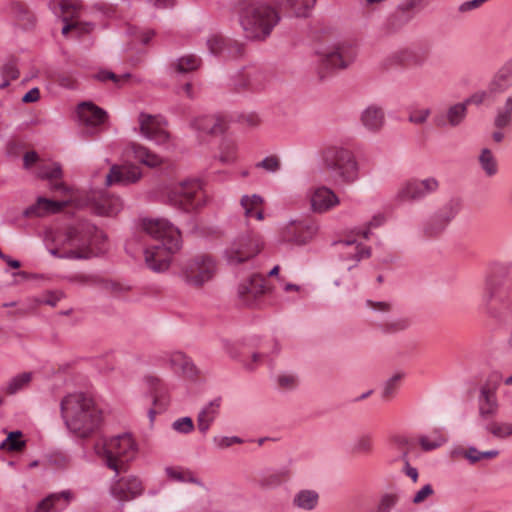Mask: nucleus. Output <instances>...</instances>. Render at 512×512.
I'll use <instances>...</instances> for the list:
<instances>
[{
	"instance_id": "58836bf2",
	"label": "nucleus",
	"mask_w": 512,
	"mask_h": 512,
	"mask_svg": "<svg viewBox=\"0 0 512 512\" xmlns=\"http://www.w3.org/2000/svg\"><path fill=\"white\" fill-rule=\"evenodd\" d=\"M319 502V495L315 490L304 489L295 494L293 504L302 510H313Z\"/></svg>"
},
{
	"instance_id": "aec40b11",
	"label": "nucleus",
	"mask_w": 512,
	"mask_h": 512,
	"mask_svg": "<svg viewBox=\"0 0 512 512\" xmlns=\"http://www.w3.org/2000/svg\"><path fill=\"white\" fill-rule=\"evenodd\" d=\"M110 493L118 501H129L143 493V486L135 476L122 477L112 482Z\"/></svg>"
},
{
	"instance_id": "0e129e2a",
	"label": "nucleus",
	"mask_w": 512,
	"mask_h": 512,
	"mask_svg": "<svg viewBox=\"0 0 512 512\" xmlns=\"http://www.w3.org/2000/svg\"><path fill=\"white\" fill-rule=\"evenodd\" d=\"M2 75L4 81L0 83V88H5L9 85L10 80L18 78L19 72L14 63H8L3 67Z\"/></svg>"
},
{
	"instance_id": "72a5a7b5",
	"label": "nucleus",
	"mask_w": 512,
	"mask_h": 512,
	"mask_svg": "<svg viewBox=\"0 0 512 512\" xmlns=\"http://www.w3.org/2000/svg\"><path fill=\"white\" fill-rule=\"evenodd\" d=\"M201 65V59L195 54H187L174 59L170 63V70L176 74H186L197 70Z\"/></svg>"
},
{
	"instance_id": "69168bd1",
	"label": "nucleus",
	"mask_w": 512,
	"mask_h": 512,
	"mask_svg": "<svg viewBox=\"0 0 512 512\" xmlns=\"http://www.w3.org/2000/svg\"><path fill=\"white\" fill-rule=\"evenodd\" d=\"M366 306L375 313L386 314L393 310V305L387 301L367 300Z\"/></svg>"
},
{
	"instance_id": "b1692460",
	"label": "nucleus",
	"mask_w": 512,
	"mask_h": 512,
	"mask_svg": "<svg viewBox=\"0 0 512 512\" xmlns=\"http://www.w3.org/2000/svg\"><path fill=\"white\" fill-rule=\"evenodd\" d=\"M497 386L486 383L479 389L478 410L479 415L484 418H490L497 414L499 403L497 399Z\"/></svg>"
},
{
	"instance_id": "de8ad7c7",
	"label": "nucleus",
	"mask_w": 512,
	"mask_h": 512,
	"mask_svg": "<svg viewBox=\"0 0 512 512\" xmlns=\"http://www.w3.org/2000/svg\"><path fill=\"white\" fill-rule=\"evenodd\" d=\"M374 436L372 433L358 435L352 443V451L357 454H369L373 451Z\"/></svg>"
},
{
	"instance_id": "13d9d810",
	"label": "nucleus",
	"mask_w": 512,
	"mask_h": 512,
	"mask_svg": "<svg viewBox=\"0 0 512 512\" xmlns=\"http://www.w3.org/2000/svg\"><path fill=\"white\" fill-rule=\"evenodd\" d=\"M172 429L177 433L186 435L194 430V422L191 417H181L172 423Z\"/></svg>"
},
{
	"instance_id": "1a4fd4ad",
	"label": "nucleus",
	"mask_w": 512,
	"mask_h": 512,
	"mask_svg": "<svg viewBox=\"0 0 512 512\" xmlns=\"http://www.w3.org/2000/svg\"><path fill=\"white\" fill-rule=\"evenodd\" d=\"M216 272V260L210 255L198 254L182 262L179 277L188 286L200 288L210 282Z\"/></svg>"
},
{
	"instance_id": "4be33fe9",
	"label": "nucleus",
	"mask_w": 512,
	"mask_h": 512,
	"mask_svg": "<svg viewBox=\"0 0 512 512\" xmlns=\"http://www.w3.org/2000/svg\"><path fill=\"white\" fill-rule=\"evenodd\" d=\"M141 176V170L135 165H112L105 177V184L106 186L129 185L137 182Z\"/></svg>"
},
{
	"instance_id": "5701e85b",
	"label": "nucleus",
	"mask_w": 512,
	"mask_h": 512,
	"mask_svg": "<svg viewBox=\"0 0 512 512\" xmlns=\"http://www.w3.org/2000/svg\"><path fill=\"white\" fill-rule=\"evenodd\" d=\"M265 279L259 274H252L238 285L239 299L246 306H254L257 298L264 293Z\"/></svg>"
},
{
	"instance_id": "052dcab7",
	"label": "nucleus",
	"mask_w": 512,
	"mask_h": 512,
	"mask_svg": "<svg viewBox=\"0 0 512 512\" xmlns=\"http://www.w3.org/2000/svg\"><path fill=\"white\" fill-rule=\"evenodd\" d=\"M398 502V497L393 493L384 494L375 509V512H391Z\"/></svg>"
},
{
	"instance_id": "6e6d98bb",
	"label": "nucleus",
	"mask_w": 512,
	"mask_h": 512,
	"mask_svg": "<svg viewBox=\"0 0 512 512\" xmlns=\"http://www.w3.org/2000/svg\"><path fill=\"white\" fill-rule=\"evenodd\" d=\"M499 92H491L490 91V82L487 85L486 90H480L472 94L469 98H467L464 103H466V106L469 104H475L480 105L484 103L486 100L494 98L495 96L499 95Z\"/></svg>"
},
{
	"instance_id": "a19ab883",
	"label": "nucleus",
	"mask_w": 512,
	"mask_h": 512,
	"mask_svg": "<svg viewBox=\"0 0 512 512\" xmlns=\"http://www.w3.org/2000/svg\"><path fill=\"white\" fill-rule=\"evenodd\" d=\"M165 473L167 477L173 481L181 483H193L202 486V482L195 477L194 473L182 467H166Z\"/></svg>"
},
{
	"instance_id": "f03ea898",
	"label": "nucleus",
	"mask_w": 512,
	"mask_h": 512,
	"mask_svg": "<svg viewBox=\"0 0 512 512\" xmlns=\"http://www.w3.org/2000/svg\"><path fill=\"white\" fill-rule=\"evenodd\" d=\"M141 229L157 241L144 250L147 267L156 273L169 269L172 257L182 246L179 229L164 218H144Z\"/></svg>"
},
{
	"instance_id": "c03bdc74",
	"label": "nucleus",
	"mask_w": 512,
	"mask_h": 512,
	"mask_svg": "<svg viewBox=\"0 0 512 512\" xmlns=\"http://www.w3.org/2000/svg\"><path fill=\"white\" fill-rule=\"evenodd\" d=\"M264 199L259 194H245L240 198V206L246 219H251L254 212L262 207Z\"/></svg>"
},
{
	"instance_id": "4d7b16f0",
	"label": "nucleus",
	"mask_w": 512,
	"mask_h": 512,
	"mask_svg": "<svg viewBox=\"0 0 512 512\" xmlns=\"http://www.w3.org/2000/svg\"><path fill=\"white\" fill-rule=\"evenodd\" d=\"M237 148L234 143L225 142L221 146L219 159L224 164H231L236 161Z\"/></svg>"
},
{
	"instance_id": "bb28decb",
	"label": "nucleus",
	"mask_w": 512,
	"mask_h": 512,
	"mask_svg": "<svg viewBox=\"0 0 512 512\" xmlns=\"http://www.w3.org/2000/svg\"><path fill=\"white\" fill-rule=\"evenodd\" d=\"M512 87V57L506 60L490 79V91L500 94Z\"/></svg>"
},
{
	"instance_id": "bf43d9fd",
	"label": "nucleus",
	"mask_w": 512,
	"mask_h": 512,
	"mask_svg": "<svg viewBox=\"0 0 512 512\" xmlns=\"http://www.w3.org/2000/svg\"><path fill=\"white\" fill-rule=\"evenodd\" d=\"M63 298V293L59 291H48L35 298V302L39 305H49L55 307Z\"/></svg>"
},
{
	"instance_id": "412c9836",
	"label": "nucleus",
	"mask_w": 512,
	"mask_h": 512,
	"mask_svg": "<svg viewBox=\"0 0 512 512\" xmlns=\"http://www.w3.org/2000/svg\"><path fill=\"white\" fill-rule=\"evenodd\" d=\"M76 499V494L71 489L50 493L38 502L34 512H63Z\"/></svg>"
},
{
	"instance_id": "7c9ffc66",
	"label": "nucleus",
	"mask_w": 512,
	"mask_h": 512,
	"mask_svg": "<svg viewBox=\"0 0 512 512\" xmlns=\"http://www.w3.org/2000/svg\"><path fill=\"white\" fill-rule=\"evenodd\" d=\"M361 123L371 132L379 131L385 123V114L383 109L374 104L369 105L361 113Z\"/></svg>"
},
{
	"instance_id": "4468645a",
	"label": "nucleus",
	"mask_w": 512,
	"mask_h": 512,
	"mask_svg": "<svg viewBox=\"0 0 512 512\" xmlns=\"http://www.w3.org/2000/svg\"><path fill=\"white\" fill-rule=\"evenodd\" d=\"M315 55L321 77H325V74L330 71L343 69L349 65L343 53V46L339 43L320 44L315 50Z\"/></svg>"
},
{
	"instance_id": "ea45409f",
	"label": "nucleus",
	"mask_w": 512,
	"mask_h": 512,
	"mask_svg": "<svg viewBox=\"0 0 512 512\" xmlns=\"http://www.w3.org/2000/svg\"><path fill=\"white\" fill-rule=\"evenodd\" d=\"M478 162L487 177H493L498 173V161L490 149L483 148L480 151Z\"/></svg>"
},
{
	"instance_id": "a211bd4d",
	"label": "nucleus",
	"mask_w": 512,
	"mask_h": 512,
	"mask_svg": "<svg viewBox=\"0 0 512 512\" xmlns=\"http://www.w3.org/2000/svg\"><path fill=\"white\" fill-rule=\"evenodd\" d=\"M310 210L315 214H324L340 204V198L329 187L324 185L312 187L307 192Z\"/></svg>"
},
{
	"instance_id": "4c0bfd02",
	"label": "nucleus",
	"mask_w": 512,
	"mask_h": 512,
	"mask_svg": "<svg viewBox=\"0 0 512 512\" xmlns=\"http://www.w3.org/2000/svg\"><path fill=\"white\" fill-rule=\"evenodd\" d=\"M129 149L136 160L148 167L154 168L162 163V159L157 154L150 152L142 145L131 143Z\"/></svg>"
},
{
	"instance_id": "49530a36",
	"label": "nucleus",
	"mask_w": 512,
	"mask_h": 512,
	"mask_svg": "<svg viewBox=\"0 0 512 512\" xmlns=\"http://www.w3.org/2000/svg\"><path fill=\"white\" fill-rule=\"evenodd\" d=\"M276 388L282 392H290L299 384L298 376L292 372H281L274 378Z\"/></svg>"
},
{
	"instance_id": "39448f33",
	"label": "nucleus",
	"mask_w": 512,
	"mask_h": 512,
	"mask_svg": "<svg viewBox=\"0 0 512 512\" xmlns=\"http://www.w3.org/2000/svg\"><path fill=\"white\" fill-rule=\"evenodd\" d=\"M94 452L118 476L126 470L138 453V445L130 433H123L94 444Z\"/></svg>"
},
{
	"instance_id": "dca6fc26",
	"label": "nucleus",
	"mask_w": 512,
	"mask_h": 512,
	"mask_svg": "<svg viewBox=\"0 0 512 512\" xmlns=\"http://www.w3.org/2000/svg\"><path fill=\"white\" fill-rule=\"evenodd\" d=\"M360 238L361 237L352 234L351 229L345 239H341L335 243L341 259L346 262H353L352 265L347 266L348 270L356 266L361 260L371 256V248L361 243L359 241Z\"/></svg>"
},
{
	"instance_id": "2eb2a0df",
	"label": "nucleus",
	"mask_w": 512,
	"mask_h": 512,
	"mask_svg": "<svg viewBox=\"0 0 512 512\" xmlns=\"http://www.w3.org/2000/svg\"><path fill=\"white\" fill-rule=\"evenodd\" d=\"M140 134L147 140L157 145H166L169 142V134L166 130V121L160 115H152L142 112L138 116Z\"/></svg>"
},
{
	"instance_id": "f3484780",
	"label": "nucleus",
	"mask_w": 512,
	"mask_h": 512,
	"mask_svg": "<svg viewBox=\"0 0 512 512\" xmlns=\"http://www.w3.org/2000/svg\"><path fill=\"white\" fill-rule=\"evenodd\" d=\"M86 204L99 216L112 217L123 209L120 197L109 195L104 191H91L87 196Z\"/></svg>"
},
{
	"instance_id": "0eeeda50",
	"label": "nucleus",
	"mask_w": 512,
	"mask_h": 512,
	"mask_svg": "<svg viewBox=\"0 0 512 512\" xmlns=\"http://www.w3.org/2000/svg\"><path fill=\"white\" fill-rule=\"evenodd\" d=\"M280 20L278 12L267 4H250L240 13V25L245 37L251 40H264Z\"/></svg>"
},
{
	"instance_id": "3c124183",
	"label": "nucleus",
	"mask_w": 512,
	"mask_h": 512,
	"mask_svg": "<svg viewBox=\"0 0 512 512\" xmlns=\"http://www.w3.org/2000/svg\"><path fill=\"white\" fill-rule=\"evenodd\" d=\"M170 364L175 370H180L184 374L194 373V365L191 360L181 352H175L170 357Z\"/></svg>"
},
{
	"instance_id": "f8f14e48",
	"label": "nucleus",
	"mask_w": 512,
	"mask_h": 512,
	"mask_svg": "<svg viewBox=\"0 0 512 512\" xmlns=\"http://www.w3.org/2000/svg\"><path fill=\"white\" fill-rule=\"evenodd\" d=\"M440 188L439 180L434 176L423 179L412 178L401 183L394 199L397 203L417 202L436 193Z\"/></svg>"
},
{
	"instance_id": "e433bc0d",
	"label": "nucleus",
	"mask_w": 512,
	"mask_h": 512,
	"mask_svg": "<svg viewBox=\"0 0 512 512\" xmlns=\"http://www.w3.org/2000/svg\"><path fill=\"white\" fill-rule=\"evenodd\" d=\"M6 438L0 442V450L5 452H20L26 447V439L20 430L4 431Z\"/></svg>"
},
{
	"instance_id": "37998d69",
	"label": "nucleus",
	"mask_w": 512,
	"mask_h": 512,
	"mask_svg": "<svg viewBox=\"0 0 512 512\" xmlns=\"http://www.w3.org/2000/svg\"><path fill=\"white\" fill-rule=\"evenodd\" d=\"M31 372H23L12 377L3 387V391L9 395H14L26 388L32 380Z\"/></svg>"
},
{
	"instance_id": "7ed1b4c3",
	"label": "nucleus",
	"mask_w": 512,
	"mask_h": 512,
	"mask_svg": "<svg viewBox=\"0 0 512 512\" xmlns=\"http://www.w3.org/2000/svg\"><path fill=\"white\" fill-rule=\"evenodd\" d=\"M60 415L69 432L87 438L102 422V410L92 396L83 392L66 394L60 401Z\"/></svg>"
},
{
	"instance_id": "423d86ee",
	"label": "nucleus",
	"mask_w": 512,
	"mask_h": 512,
	"mask_svg": "<svg viewBox=\"0 0 512 512\" xmlns=\"http://www.w3.org/2000/svg\"><path fill=\"white\" fill-rule=\"evenodd\" d=\"M322 167L331 173L335 182L352 184L360 177V167L354 153L341 144L325 146L320 151Z\"/></svg>"
},
{
	"instance_id": "a18cd8bd",
	"label": "nucleus",
	"mask_w": 512,
	"mask_h": 512,
	"mask_svg": "<svg viewBox=\"0 0 512 512\" xmlns=\"http://www.w3.org/2000/svg\"><path fill=\"white\" fill-rule=\"evenodd\" d=\"M512 123V94L508 95L503 104L497 109L495 125L504 128Z\"/></svg>"
},
{
	"instance_id": "2f4dec72",
	"label": "nucleus",
	"mask_w": 512,
	"mask_h": 512,
	"mask_svg": "<svg viewBox=\"0 0 512 512\" xmlns=\"http://www.w3.org/2000/svg\"><path fill=\"white\" fill-rule=\"evenodd\" d=\"M193 126L195 129L208 134H221L228 128L227 121L224 118L214 115L195 119Z\"/></svg>"
},
{
	"instance_id": "9d476101",
	"label": "nucleus",
	"mask_w": 512,
	"mask_h": 512,
	"mask_svg": "<svg viewBox=\"0 0 512 512\" xmlns=\"http://www.w3.org/2000/svg\"><path fill=\"white\" fill-rule=\"evenodd\" d=\"M167 201L186 212L197 210L207 202V196L199 180L189 179L175 185L167 194Z\"/></svg>"
},
{
	"instance_id": "864d4df0",
	"label": "nucleus",
	"mask_w": 512,
	"mask_h": 512,
	"mask_svg": "<svg viewBox=\"0 0 512 512\" xmlns=\"http://www.w3.org/2000/svg\"><path fill=\"white\" fill-rule=\"evenodd\" d=\"M403 377H404L403 373H395L394 375L389 377L383 384L382 397L383 398L392 397L395 394Z\"/></svg>"
},
{
	"instance_id": "774afa93",
	"label": "nucleus",
	"mask_w": 512,
	"mask_h": 512,
	"mask_svg": "<svg viewBox=\"0 0 512 512\" xmlns=\"http://www.w3.org/2000/svg\"><path fill=\"white\" fill-rule=\"evenodd\" d=\"M434 493L433 487L430 484L424 485L421 489H419L412 498V502L414 504L423 503L429 496Z\"/></svg>"
},
{
	"instance_id": "09e8293b",
	"label": "nucleus",
	"mask_w": 512,
	"mask_h": 512,
	"mask_svg": "<svg viewBox=\"0 0 512 512\" xmlns=\"http://www.w3.org/2000/svg\"><path fill=\"white\" fill-rule=\"evenodd\" d=\"M486 430L497 439H507L512 436V423L494 421L486 426Z\"/></svg>"
},
{
	"instance_id": "603ef678",
	"label": "nucleus",
	"mask_w": 512,
	"mask_h": 512,
	"mask_svg": "<svg viewBox=\"0 0 512 512\" xmlns=\"http://www.w3.org/2000/svg\"><path fill=\"white\" fill-rule=\"evenodd\" d=\"M286 6L298 17H306L316 0H283Z\"/></svg>"
},
{
	"instance_id": "c9c22d12",
	"label": "nucleus",
	"mask_w": 512,
	"mask_h": 512,
	"mask_svg": "<svg viewBox=\"0 0 512 512\" xmlns=\"http://www.w3.org/2000/svg\"><path fill=\"white\" fill-rule=\"evenodd\" d=\"M386 220V215L383 212H377L363 225L352 228V234L368 240L372 235V230L383 226Z\"/></svg>"
},
{
	"instance_id": "393cba45",
	"label": "nucleus",
	"mask_w": 512,
	"mask_h": 512,
	"mask_svg": "<svg viewBox=\"0 0 512 512\" xmlns=\"http://www.w3.org/2000/svg\"><path fill=\"white\" fill-rule=\"evenodd\" d=\"M77 115L80 125L87 129H95L107 119V113L91 102H82L78 105Z\"/></svg>"
},
{
	"instance_id": "5fc2aeb1",
	"label": "nucleus",
	"mask_w": 512,
	"mask_h": 512,
	"mask_svg": "<svg viewBox=\"0 0 512 512\" xmlns=\"http://www.w3.org/2000/svg\"><path fill=\"white\" fill-rule=\"evenodd\" d=\"M431 115V109L428 107H415L409 112L408 120L415 125H422L427 122Z\"/></svg>"
},
{
	"instance_id": "f257e3e1",
	"label": "nucleus",
	"mask_w": 512,
	"mask_h": 512,
	"mask_svg": "<svg viewBox=\"0 0 512 512\" xmlns=\"http://www.w3.org/2000/svg\"><path fill=\"white\" fill-rule=\"evenodd\" d=\"M44 243L56 258L83 260L98 256L107 250V237L102 230L89 222L79 223L65 230L46 232Z\"/></svg>"
},
{
	"instance_id": "680f3d73",
	"label": "nucleus",
	"mask_w": 512,
	"mask_h": 512,
	"mask_svg": "<svg viewBox=\"0 0 512 512\" xmlns=\"http://www.w3.org/2000/svg\"><path fill=\"white\" fill-rule=\"evenodd\" d=\"M257 168H262L269 173H275L280 169V161L276 156H267L256 163Z\"/></svg>"
},
{
	"instance_id": "79ce46f5",
	"label": "nucleus",
	"mask_w": 512,
	"mask_h": 512,
	"mask_svg": "<svg viewBox=\"0 0 512 512\" xmlns=\"http://www.w3.org/2000/svg\"><path fill=\"white\" fill-rule=\"evenodd\" d=\"M418 440L424 451L435 450L447 442V438L440 429H436L427 435H421Z\"/></svg>"
},
{
	"instance_id": "9b49d317",
	"label": "nucleus",
	"mask_w": 512,
	"mask_h": 512,
	"mask_svg": "<svg viewBox=\"0 0 512 512\" xmlns=\"http://www.w3.org/2000/svg\"><path fill=\"white\" fill-rule=\"evenodd\" d=\"M263 247L260 235L249 233L238 236L224 250L223 256L229 265L243 263L256 256Z\"/></svg>"
},
{
	"instance_id": "20e7f679",
	"label": "nucleus",
	"mask_w": 512,
	"mask_h": 512,
	"mask_svg": "<svg viewBox=\"0 0 512 512\" xmlns=\"http://www.w3.org/2000/svg\"><path fill=\"white\" fill-rule=\"evenodd\" d=\"M510 266L507 263H497L484 278L481 310L495 320L503 318L502 308H509L512 293Z\"/></svg>"
},
{
	"instance_id": "6ab92c4d",
	"label": "nucleus",
	"mask_w": 512,
	"mask_h": 512,
	"mask_svg": "<svg viewBox=\"0 0 512 512\" xmlns=\"http://www.w3.org/2000/svg\"><path fill=\"white\" fill-rule=\"evenodd\" d=\"M39 178L49 181L50 189L63 196H71L72 190L63 181L62 167L57 162H41L36 168Z\"/></svg>"
},
{
	"instance_id": "ddd939ff",
	"label": "nucleus",
	"mask_w": 512,
	"mask_h": 512,
	"mask_svg": "<svg viewBox=\"0 0 512 512\" xmlns=\"http://www.w3.org/2000/svg\"><path fill=\"white\" fill-rule=\"evenodd\" d=\"M318 225L313 221L292 219L279 228V240L297 246L308 244L317 234Z\"/></svg>"
},
{
	"instance_id": "f704fd0d",
	"label": "nucleus",
	"mask_w": 512,
	"mask_h": 512,
	"mask_svg": "<svg viewBox=\"0 0 512 512\" xmlns=\"http://www.w3.org/2000/svg\"><path fill=\"white\" fill-rule=\"evenodd\" d=\"M460 199L453 198L447 201L436 213L435 220L440 223V228L444 229L460 212Z\"/></svg>"
},
{
	"instance_id": "c756f323",
	"label": "nucleus",
	"mask_w": 512,
	"mask_h": 512,
	"mask_svg": "<svg viewBox=\"0 0 512 512\" xmlns=\"http://www.w3.org/2000/svg\"><path fill=\"white\" fill-rule=\"evenodd\" d=\"M467 106L464 102L451 105L444 116L435 118V124L439 127H458L465 120Z\"/></svg>"
},
{
	"instance_id": "e2e57ef3",
	"label": "nucleus",
	"mask_w": 512,
	"mask_h": 512,
	"mask_svg": "<svg viewBox=\"0 0 512 512\" xmlns=\"http://www.w3.org/2000/svg\"><path fill=\"white\" fill-rule=\"evenodd\" d=\"M213 443L219 449H225L235 444L243 443V440L238 436H215Z\"/></svg>"
},
{
	"instance_id": "6e6552de",
	"label": "nucleus",
	"mask_w": 512,
	"mask_h": 512,
	"mask_svg": "<svg viewBox=\"0 0 512 512\" xmlns=\"http://www.w3.org/2000/svg\"><path fill=\"white\" fill-rule=\"evenodd\" d=\"M49 6L52 12L61 17L64 22L63 35L74 32L77 36H80L84 33H90L94 29V24L86 20V11L79 1L56 0L51 1Z\"/></svg>"
},
{
	"instance_id": "473e14b6",
	"label": "nucleus",
	"mask_w": 512,
	"mask_h": 512,
	"mask_svg": "<svg viewBox=\"0 0 512 512\" xmlns=\"http://www.w3.org/2000/svg\"><path fill=\"white\" fill-rule=\"evenodd\" d=\"M219 400H213L206 404L198 414L197 428L199 432L206 435L219 413Z\"/></svg>"
},
{
	"instance_id": "c85d7f7f",
	"label": "nucleus",
	"mask_w": 512,
	"mask_h": 512,
	"mask_svg": "<svg viewBox=\"0 0 512 512\" xmlns=\"http://www.w3.org/2000/svg\"><path fill=\"white\" fill-rule=\"evenodd\" d=\"M67 203L68 201H56L40 197L34 205L25 209L24 216L42 217L47 214L57 213L61 211L67 205Z\"/></svg>"
},
{
	"instance_id": "8fccbe9b",
	"label": "nucleus",
	"mask_w": 512,
	"mask_h": 512,
	"mask_svg": "<svg viewBox=\"0 0 512 512\" xmlns=\"http://www.w3.org/2000/svg\"><path fill=\"white\" fill-rule=\"evenodd\" d=\"M410 326V321L406 317L393 316L380 325L382 331L386 333H397L406 330Z\"/></svg>"
},
{
	"instance_id": "a878e982",
	"label": "nucleus",
	"mask_w": 512,
	"mask_h": 512,
	"mask_svg": "<svg viewBox=\"0 0 512 512\" xmlns=\"http://www.w3.org/2000/svg\"><path fill=\"white\" fill-rule=\"evenodd\" d=\"M262 81L263 74L255 68H243L234 77L235 87L251 91L261 89L263 87Z\"/></svg>"
},
{
	"instance_id": "338daca9",
	"label": "nucleus",
	"mask_w": 512,
	"mask_h": 512,
	"mask_svg": "<svg viewBox=\"0 0 512 512\" xmlns=\"http://www.w3.org/2000/svg\"><path fill=\"white\" fill-rule=\"evenodd\" d=\"M281 475L276 472H266L263 474L260 483L264 487L272 488L276 487L281 483Z\"/></svg>"
},
{
	"instance_id": "cd10ccee",
	"label": "nucleus",
	"mask_w": 512,
	"mask_h": 512,
	"mask_svg": "<svg viewBox=\"0 0 512 512\" xmlns=\"http://www.w3.org/2000/svg\"><path fill=\"white\" fill-rule=\"evenodd\" d=\"M208 49L213 55H223L225 52L231 57L241 55L243 52V45L235 41H226L221 36L212 35L207 40Z\"/></svg>"
}]
</instances>
